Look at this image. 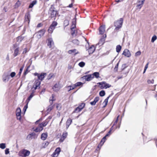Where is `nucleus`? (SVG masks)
I'll return each mask as SVG.
<instances>
[{
	"label": "nucleus",
	"instance_id": "f257e3e1",
	"mask_svg": "<svg viewBox=\"0 0 157 157\" xmlns=\"http://www.w3.org/2000/svg\"><path fill=\"white\" fill-rule=\"evenodd\" d=\"M55 8L53 5H52L48 11L49 17L51 19L55 20L56 15H58L59 13L56 10H55Z\"/></svg>",
	"mask_w": 157,
	"mask_h": 157
},
{
	"label": "nucleus",
	"instance_id": "f03ea898",
	"mask_svg": "<svg viewBox=\"0 0 157 157\" xmlns=\"http://www.w3.org/2000/svg\"><path fill=\"white\" fill-rule=\"evenodd\" d=\"M123 21V18H121L119 20L114 22V26L116 27L114 30L115 31L117 32L122 27Z\"/></svg>",
	"mask_w": 157,
	"mask_h": 157
},
{
	"label": "nucleus",
	"instance_id": "7ed1b4c3",
	"mask_svg": "<svg viewBox=\"0 0 157 157\" xmlns=\"http://www.w3.org/2000/svg\"><path fill=\"white\" fill-rule=\"evenodd\" d=\"M30 154V152L29 150L23 149L20 151L18 153V155L21 157H26L29 156Z\"/></svg>",
	"mask_w": 157,
	"mask_h": 157
},
{
	"label": "nucleus",
	"instance_id": "20e7f679",
	"mask_svg": "<svg viewBox=\"0 0 157 157\" xmlns=\"http://www.w3.org/2000/svg\"><path fill=\"white\" fill-rule=\"evenodd\" d=\"M46 74L45 73H41L40 74H39L36 72L34 73V74L35 76L37 77L38 79L37 80L40 81V82L43 80Z\"/></svg>",
	"mask_w": 157,
	"mask_h": 157
},
{
	"label": "nucleus",
	"instance_id": "39448f33",
	"mask_svg": "<svg viewBox=\"0 0 157 157\" xmlns=\"http://www.w3.org/2000/svg\"><path fill=\"white\" fill-rule=\"evenodd\" d=\"M58 23L56 21H53L52 22V24L50 26L48 31L49 33H52L53 30L55 29Z\"/></svg>",
	"mask_w": 157,
	"mask_h": 157
},
{
	"label": "nucleus",
	"instance_id": "423d86ee",
	"mask_svg": "<svg viewBox=\"0 0 157 157\" xmlns=\"http://www.w3.org/2000/svg\"><path fill=\"white\" fill-rule=\"evenodd\" d=\"M97 84L99 85H101L100 86V88L101 89H103L104 88L107 89V88H109L111 86V85H110L106 83V82L104 81L102 82H99L97 83Z\"/></svg>",
	"mask_w": 157,
	"mask_h": 157
},
{
	"label": "nucleus",
	"instance_id": "0eeeda50",
	"mask_svg": "<svg viewBox=\"0 0 157 157\" xmlns=\"http://www.w3.org/2000/svg\"><path fill=\"white\" fill-rule=\"evenodd\" d=\"M94 78V76H92V75L91 74H88L85 75L82 77L83 79H85L87 81H89L92 80Z\"/></svg>",
	"mask_w": 157,
	"mask_h": 157
},
{
	"label": "nucleus",
	"instance_id": "6e6552de",
	"mask_svg": "<svg viewBox=\"0 0 157 157\" xmlns=\"http://www.w3.org/2000/svg\"><path fill=\"white\" fill-rule=\"evenodd\" d=\"M45 30L44 29H41L37 33L36 36L38 39L40 38L45 33Z\"/></svg>",
	"mask_w": 157,
	"mask_h": 157
},
{
	"label": "nucleus",
	"instance_id": "1a4fd4ad",
	"mask_svg": "<svg viewBox=\"0 0 157 157\" xmlns=\"http://www.w3.org/2000/svg\"><path fill=\"white\" fill-rule=\"evenodd\" d=\"M145 0H138L136 7L139 9H141L142 7Z\"/></svg>",
	"mask_w": 157,
	"mask_h": 157
},
{
	"label": "nucleus",
	"instance_id": "9d476101",
	"mask_svg": "<svg viewBox=\"0 0 157 157\" xmlns=\"http://www.w3.org/2000/svg\"><path fill=\"white\" fill-rule=\"evenodd\" d=\"M122 54L128 57H130L131 56V53L129 50L127 49L124 50Z\"/></svg>",
	"mask_w": 157,
	"mask_h": 157
},
{
	"label": "nucleus",
	"instance_id": "9b49d317",
	"mask_svg": "<svg viewBox=\"0 0 157 157\" xmlns=\"http://www.w3.org/2000/svg\"><path fill=\"white\" fill-rule=\"evenodd\" d=\"M105 25H102L101 26L99 29V32L100 34H103L105 31Z\"/></svg>",
	"mask_w": 157,
	"mask_h": 157
},
{
	"label": "nucleus",
	"instance_id": "f8f14e48",
	"mask_svg": "<svg viewBox=\"0 0 157 157\" xmlns=\"http://www.w3.org/2000/svg\"><path fill=\"white\" fill-rule=\"evenodd\" d=\"M106 140V137H105V136L101 140L100 143L98 145L97 147L98 148H100Z\"/></svg>",
	"mask_w": 157,
	"mask_h": 157
},
{
	"label": "nucleus",
	"instance_id": "ddd939ff",
	"mask_svg": "<svg viewBox=\"0 0 157 157\" xmlns=\"http://www.w3.org/2000/svg\"><path fill=\"white\" fill-rule=\"evenodd\" d=\"M106 35H103L102 37L100 39L99 41L98 44V45H102L104 43L105 40V38L106 37Z\"/></svg>",
	"mask_w": 157,
	"mask_h": 157
},
{
	"label": "nucleus",
	"instance_id": "4468645a",
	"mask_svg": "<svg viewBox=\"0 0 157 157\" xmlns=\"http://www.w3.org/2000/svg\"><path fill=\"white\" fill-rule=\"evenodd\" d=\"M52 89L55 91L57 92L59 91L60 89L59 84L56 83L52 87Z\"/></svg>",
	"mask_w": 157,
	"mask_h": 157
},
{
	"label": "nucleus",
	"instance_id": "2eb2a0df",
	"mask_svg": "<svg viewBox=\"0 0 157 157\" xmlns=\"http://www.w3.org/2000/svg\"><path fill=\"white\" fill-rule=\"evenodd\" d=\"M89 54H92L95 50V48L94 45L91 46L88 50Z\"/></svg>",
	"mask_w": 157,
	"mask_h": 157
},
{
	"label": "nucleus",
	"instance_id": "dca6fc26",
	"mask_svg": "<svg viewBox=\"0 0 157 157\" xmlns=\"http://www.w3.org/2000/svg\"><path fill=\"white\" fill-rule=\"evenodd\" d=\"M30 14L29 12H28L25 14V20L26 21H28L29 23L30 21Z\"/></svg>",
	"mask_w": 157,
	"mask_h": 157
},
{
	"label": "nucleus",
	"instance_id": "f3484780",
	"mask_svg": "<svg viewBox=\"0 0 157 157\" xmlns=\"http://www.w3.org/2000/svg\"><path fill=\"white\" fill-rule=\"evenodd\" d=\"M99 99V97H96L94 99V100L90 102V104L92 105H95L96 103L98 101Z\"/></svg>",
	"mask_w": 157,
	"mask_h": 157
},
{
	"label": "nucleus",
	"instance_id": "a211bd4d",
	"mask_svg": "<svg viewBox=\"0 0 157 157\" xmlns=\"http://www.w3.org/2000/svg\"><path fill=\"white\" fill-rule=\"evenodd\" d=\"M67 132H63L61 136V137L60 140V142H63V140L65 139L67 136Z\"/></svg>",
	"mask_w": 157,
	"mask_h": 157
},
{
	"label": "nucleus",
	"instance_id": "6ab92c4d",
	"mask_svg": "<svg viewBox=\"0 0 157 157\" xmlns=\"http://www.w3.org/2000/svg\"><path fill=\"white\" fill-rule=\"evenodd\" d=\"M43 128L41 126H40L39 125L38 127L36 128L35 129H34V128H33V131L36 132L41 131L43 130Z\"/></svg>",
	"mask_w": 157,
	"mask_h": 157
},
{
	"label": "nucleus",
	"instance_id": "aec40b11",
	"mask_svg": "<svg viewBox=\"0 0 157 157\" xmlns=\"http://www.w3.org/2000/svg\"><path fill=\"white\" fill-rule=\"evenodd\" d=\"M68 52L69 54H72L73 53H75V56L77 54L79 53L77 51L76 49L69 50L68 51Z\"/></svg>",
	"mask_w": 157,
	"mask_h": 157
},
{
	"label": "nucleus",
	"instance_id": "412c9836",
	"mask_svg": "<svg viewBox=\"0 0 157 157\" xmlns=\"http://www.w3.org/2000/svg\"><path fill=\"white\" fill-rule=\"evenodd\" d=\"M52 101V102H51V104L48 107V108L47 109V112H50L53 108V106L52 105V101H54L53 100H50V101Z\"/></svg>",
	"mask_w": 157,
	"mask_h": 157
},
{
	"label": "nucleus",
	"instance_id": "4be33fe9",
	"mask_svg": "<svg viewBox=\"0 0 157 157\" xmlns=\"http://www.w3.org/2000/svg\"><path fill=\"white\" fill-rule=\"evenodd\" d=\"M34 91H33L32 93L27 98V99L26 101V102L29 103V101H30L31 99L33 97L34 95Z\"/></svg>",
	"mask_w": 157,
	"mask_h": 157
},
{
	"label": "nucleus",
	"instance_id": "5701e85b",
	"mask_svg": "<svg viewBox=\"0 0 157 157\" xmlns=\"http://www.w3.org/2000/svg\"><path fill=\"white\" fill-rule=\"evenodd\" d=\"M48 136V134L47 132L42 133L41 136V139L43 140H45Z\"/></svg>",
	"mask_w": 157,
	"mask_h": 157
},
{
	"label": "nucleus",
	"instance_id": "b1692460",
	"mask_svg": "<svg viewBox=\"0 0 157 157\" xmlns=\"http://www.w3.org/2000/svg\"><path fill=\"white\" fill-rule=\"evenodd\" d=\"M47 41L48 42L47 45L50 48L52 47V44L53 42L51 38H49L48 39Z\"/></svg>",
	"mask_w": 157,
	"mask_h": 157
},
{
	"label": "nucleus",
	"instance_id": "393cba45",
	"mask_svg": "<svg viewBox=\"0 0 157 157\" xmlns=\"http://www.w3.org/2000/svg\"><path fill=\"white\" fill-rule=\"evenodd\" d=\"M72 122V120L70 118L67 119L66 122V128H68L70 125L71 124Z\"/></svg>",
	"mask_w": 157,
	"mask_h": 157
},
{
	"label": "nucleus",
	"instance_id": "a878e982",
	"mask_svg": "<svg viewBox=\"0 0 157 157\" xmlns=\"http://www.w3.org/2000/svg\"><path fill=\"white\" fill-rule=\"evenodd\" d=\"M76 15H75V17L73 18L72 20V24L71 27H75V28L76 27Z\"/></svg>",
	"mask_w": 157,
	"mask_h": 157
},
{
	"label": "nucleus",
	"instance_id": "bb28decb",
	"mask_svg": "<svg viewBox=\"0 0 157 157\" xmlns=\"http://www.w3.org/2000/svg\"><path fill=\"white\" fill-rule=\"evenodd\" d=\"M9 75H4L3 76V81L4 82H6L8 81L9 80Z\"/></svg>",
	"mask_w": 157,
	"mask_h": 157
},
{
	"label": "nucleus",
	"instance_id": "cd10ccee",
	"mask_svg": "<svg viewBox=\"0 0 157 157\" xmlns=\"http://www.w3.org/2000/svg\"><path fill=\"white\" fill-rule=\"evenodd\" d=\"M41 83L40 81H39L38 80H36L34 82L33 85L39 87V88L40 87V84Z\"/></svg>",
	"mask_w": 157,
	"mask_h": 157
},
{
	"label": "nucleus",
	"instance_id": "c85d7f7f",
	"mask_svg": "<svg viewBox=\"0 0 157 157\" xmlns=\"http://www.w3.org/2000/svg\"><path fill=\"white\" fill-rule=\"evenodd\" d=\"M19 49L16 48L14 50V52L13 55L14 57H16L20 53H19Z\"/></svg>",
	"mask_w": 157,
	"mask_h": 157
},
{
	"label": "nucleus",
	"instance_id": "c756f323",
	"mask_svg": "<svg viewBox=\"0 0 157 157\" xmlns=\"http://www.w3.org/2000/svg\"><path fill=\"white\" fill-rule=\"evenodd\" d=\"M36 3L37 1L36 0L33 1L31 3L29 4V8H32L36 4Z\"/></svg>",
	"mask_w": 157,
	"mask_h": 157
},
{
	"label": "nucleus",
	"instance_id": "7c9ffc66",
	"mask_svg": "<svg viewBox=\"0 0 157 157\" xmlns=\"http://www.w3.org/2000/svg\"><path fill=\"white\" fill-rule=\"evenodd\" d=\"M91 75H92V76L95 77L96 78H98L99 77V73L98 72H94Z\"/></svg>",
	"mask_w": 157,
	"mask_h": 157
},
{
	"label": "nucleus",
	"instance_id": "2f4dec72",
	"mask_svg": "<svg viewBox=\"0 0 157 157\" xmlns=\"http://www.w3.org/2000/svg\"><path fill=\"white\" fill-rule=\"evenodd\" d=\"M111 96V95H110L108 97L104 100V102H103V103H105V105L103 106V107H105L106 105H107V103H108V99H109V98Z\"/></svg>",
	"mask_w": 157,
	"mask_h": 157
},
{
	"label": "nucleus",
	"instance_id": "473e14b6",
	"mask_svg": "<svg viewBox=\"0 0 157 157\" xmlns=\"http://www.w3.org/2000/svg\"><path fill=\"white\" fill-rule=\"evenodd\" d=\"M85 105V104L82 103L80 104L78 107L79 108L80 110H82L84 107Z\"/></svg>",
	"mask_w": 157,
	"mask_h": 157
},
{
	"label": "nucleus",
	"instance_id": "72a5a7b5",
	"mask_svg": "<svg viewBox=\"0 0 157 157\" xmlns=\"http://www.w3.org/2000/svg\"><path fill=\"white\" fill-rule=\"evenodd\" d=\"M121 49V46L120 45H118L117 46L116 48V52H117L119 53L120 52Z\"/></svg>",
	"mask_w": 157,
	"mask_h": 157
},
{
	"label": "nucleus",
	"instance_id": "f704fd0d",
	"mask_svg": "<svg viewBox=\"0 0 157 157\" xmlns=\"http://www.w3.org/2000/svg\"><path fill=\"white\" fill-rule=\"evenodd\" d=\"M48 123L46 121H44L42 123H40L39 125L40 126H41L42 127H43L45 126Z\"/></svg>",
	"mask_w": 157,
	"mask_h": 157
},
{
	"label": "nucleus",
	"instance_id": "c9c22d12",
	"mask_svg": "<svg viewBox=\"0 0 157 157\" xmlns=\"http://www.w3.org/2000/svg\"><path fill=\"white\" fill-rule=\"evenodd\" d=\"M72 42L75 44L76 45H78L79 42L78 40L77 39H74L72 40Z\"/></svg>",
	"mask_w": 157,
	"mask_h": 157
},
{
	"label": "nucleus",
	"instance_id": "e433bc0d",
	"mask_svg": "<svg viewBox=\"0 0 157 157\" xmlns=\"http://www.w3.org/2000/svg\"><path fill=\"white\" fill-rule=\"evenodd\" d=\"M75 27H72L71 28V34L72 36H74L75 33V30L74 29L75 28Z\"/></svg>",
	"mask_w": 157,
	"mask_h": 157
},
{
	"label": "nucleus",
	"instance_id": "4c0bfd02",
	"mask_svg": "<svg viewBox=\"0 0 157 157\" xmlns=\"http://www.w3.org/2000/svg\"><path fill=\"white\" fill-rule=\"evenodd\" d=\"M13 49H19V44L18 43H16L15 44H13V47H12Z\"/></svg>",
	"mask_w": 157,
	"mask_h": 157
},
{
	"label": "nucleus",
	"instance_id": "58836bf2",
	"mask_svg": "<svg viewBox=\"0 0 157 157\" xmlns=\"http://www.w3.org/2000/svg\"><path fill=\"white\" fill-rule=\"evenodd\" d=\"M49 143L48 141H45L43 143L42 146L44 148H46L49 144Z\"/></svg>",
	"mask_w": 157,
	"mask_h": 157
},
{
	"label": "nucleus",
	"instance_id": "ea45409f",
	"mask_svg": "<svg viewBox=\"0 0 157 157\" xmlns=\"http://www.w3.org/2000/svg\"><path fill=\"white\" fill-rule=\"evenodd\" d=\"M30 65L27 66L26 68V70L24 71V72L23 73V75L24 76L25 75L28 73V70L30 67Z\"/></svg>",
	"mask_w": 157,
	"mask_h": 157
},
{
	"label": "nucleus",
	"instance_id": "a19ab883",
	"mask_svg": "<svg viewBox=\"0 0 157 157\" xmlns=\"http://www.w3.org/2000/svg\"><path fill=\"white\" fill-rule=\"evenodd\" d=\"M105 91L104 90L101 91L99 93V95L101 97H103L105 95Z\"/></svg>",
	"mask_w": 157,
	"mask_h": 157
},
{
	"label": "nucleus",
	"instance_id": "79ce46f5",
	"mask_svg": "<svg viewBox=\"0 0 157 157\" xmlns=\"http://www.w3.org/2000/svg\"><path fill=\"white\" fill-rule=\"evenodd\" d=\"M24 37L21 36H19L17 38V41H19L21 42V41L24 39Z\"/></svg>",
	"mask_w": 157,
	"mask_h": 157
},
{
	"label": "nucleus",
	"instance_id": "37998d69",
	"mask_svg": "<svg viewBox=\"0 0 157 157\" xmlns=\"http://www.w3.org/2000/svg\"><path fill=\"white\" fill-rule=\"evenodd\" d=\"M30 134V135L32 137H33V138L34 139L37 138V135L34 132H33L31 133Z\"/></svg>",
	"mask_w": 157,
	"mask_h": 157
},
{
	"label": "nucleus",
	"instance_id": "c03bdc74",
	"mask_svg": "<svg viewBox=\"0 0 157 157\" xmlns=\"http://www.w3.org/2000/svg\"><path fill=\"white\" fill-rule=\"evenodd\" d=\"M61 151V149L59 147L57 148L55 150V151L54 152H55L57 154V155H58L59 154L60 152Z\"/></svg>",
	"mask_w": 157,
	"mask_h": 157
},
{
	"label": "nucleus",
	"instance_id": "a18cd8bd",
	"mask_svg": "<svg viewBox=\"0 0 157 157\" xmlns=\"http://www.w3.org/2000/svg\"><path fill=\"white\" fill-rule=\"evenodd\" d=\"M83 83L81 82H76L75 84H74L75 87H76L77 86H82L83 85Z\"/></svg>",
	"mask_w": 157,
	"mask_h": 157
},
{
	"label": "nucleus",
	"instance_id": "49530a36",
	"mask_svg": "<svg viewBox=\"0 0 157 157\" xmlns=\"http://www.w3.org/2000/svg\"><path fill=\"white\" fill-rule=\"evenodd\" d=\"M69 24V21L68 20H65L63 22L64 25L65 27L68 26Z\"/></svg>",
	"mask_w": 157,
	"mask_h": 157
},
{
	"label": "nucleus",
	"instance_id": "de8ad7c7",
	"mask_svg": "<svg viewBox=\"0 0 157 157\" xmlns=\"http://www.w3.org/2000/svg\"><path fill=\"white\" fill-rule=\"evenodd\" d=\"M157 37L155 35H154L152 37L151 39V42L153 43L154 41L157 39Z\"/></svg>",
	"mask_w": 157,
	"mask_h": 157
},
{
	"label": "nucleus",
	"instance_id": "09e8293b",
	"mask_svg": "<svg viewBox=\"0 0 157 157\" xmlns=\"http://www.w3.org/2000/svg\"><path fill=\"white\" fill-rule=\"evenodd\" d=\"M6 147L5 143H1L0 144V148L2 149H4Z\"/></svg>",
	"mask_w": 157,
	"mask_h": 157
},
{
	"label": "nucleus",
	"instance_id": "8fccbe9b",
	"mask_svg": "<svg viewBox=\"0 0 157 157\" xmlns=\"http://www.w3.org/2000/svg\"><path fill=\"white\" fill-rule=\"evenodd\" d=\"M67 88H69V89L68 90V91H69L71 90L74 89L75 88V87L74 85L72 86H67Z\"/></svg>",
	"mask_w": 157,
	"mask_h": 157
},
{
	"label": "nucleus",
	"instance_id": "3c124183",
	"mask_svg": "<svg viewBox=\"0 0 157 157\" xmlns=\"http://www.w3.org/2000/svg\"><path fill=\"white\" fill-rule=\"evenodd\" d=\"M119 62H120V61H119V62H118V63L116 65L114 68V71L115 72H117V71L118 67Z\"/></svg>",
	"mask_w": 157,
	"mask_h": 157
},
{
	"label": "nucleus",
	"instance_id": "603ef678",
	"mask_svg": "<svg viewBox=\"0 0 157 157\" xmlns=\"http://www.w3.org/2000/svg\"><path fill=\"white\" fill-rule=\"evenodd\" d=\"M85 63L83 62H81L78 63L79 66L81 67H83L85 65Z\"/></svg>",
	"mask_w": 157,
	"mask_h": 157
},
{
	"label": "nucleus",
	"instance_id": "864d4df0",
	"mask_svg": "<svg viewBox=\"0 0 157 157\" xmlns=\"http://www.w3.org/2000/svg\"><path fill=\"white\" fill-rule=\"evenodd\" d=\"M81 111V110H80L78 107H77L75 109V110L73 112V113H78V112Z\"/></svg>",
	"mask_w": 157,
	"mask_h": 157
},
{
	"label": "nucleus",
	"instance_id": "5fc2aeb1",
	"mask_svg": "<svg viewBox=\"0 0 157 157\" xmlns=\"http://www.w3.org/2000/svg\"><path fill=\"white\" fill-rule=\"evenodd\" d=\"M28 103L27 102V104L24 106V107L23 108V111H24V112H25L27 108H28Z\"/></svg>",
	"mask_w": 157,
	"mask_h": 157
},
{
	"label": "nucleus",
	"instance_id": "6e6d98bb",
	"mask_svg": "<svg viewBox=\"0 0 157 157\" xmlns=\"http://www.w3.org/2000/svg\"><path fill=\"white\" fill-rule=\"evenodd\" d=\"M154 82V80L153 79H152L151 80H150L148 79L147 80V82L148 84L150 83H153Z\"/></svg>",
	"mask_w": 157,
	"mask_h": 157
},
{
	"label": "nucleus",
	"instance_id": "4d7b16f0",
	"mask_svg": "<svg viewBox=\"0 0 157 157\" xmlns=\"http://www.w3.org/2000/svg\"><path fill=\"white\" fill-rule=\"evenodd\" d=\"M15 75H16L15 72H12L10 73V76L12 78H13L14 76H15Z\"/></svg>",
	"mask_w": 157,
	"mask_h": 157
},
{
	"label": "nucleus",
	"instance_id": "13d9d810",
	"mask_svg": "<svg viewBox=\"0 0 157 157\" xmlns=\"http://www.w3.org/2000/svg\"><path fill=\"white\" fill-rule=\"evenodd\" d=\"M57 109L58 110H60L61 109V105L60 104H57L56 106Z\"/></svg>",
	"mask_w": 157,
	"mask_h": 157
},
{
	"label": "nucleus",
	"instance_id": "bf43d9fd",
	"mask_svg": "<svg viewBox=\"0 0 157 157\" xmlns=\"http://www.w3.org/2000/svg\"><path fill=\"white\" fill-rule=\"evenodd\" d=\"M126 67V64H123L121 67V69L122 71L124 69V68Z\"/></svg>",
	"mask_w": 157,
	"mask_h": 157
},
{
	"label": "nucleus",
	"instance_id": "052dcab7",
	"mask_svg": "<svg viewBox=\"0 0 157 157\" xmlns=\"http://www.w3.org/2000/svg\"><path fill=\"white\" fill-rule=\"evenodd\" d=\"M33 139V137H32L30 135V134H29L27 137H26V139H27V140H29L30 139Z\"/></svg>",
	"mask_w": 157,
	"mask_h": 157
},
{
	"label": "nucleus",
	"instance_id": "680f3d73",
	"mask_svg": "<svg viewBox=\"0 0 157 157\" xmlns=\"http://www.w3.org/2000/svg\"><path fill=\"white\" fill-rule=\"evenodd\" d=\"M141 52L140 51H137L135 54V56H139L141 54Z\"/></svg>",
	"mask_w": 157,
	"mask_h": 157
},
{
	"label": "nucleus",
	"instance_id": "e2e57ef3",
	"mask_svg": "<svg viewBox=\"0 0 157 157\" xmlns=\"http://www.w3.org/2000/svg\"><path fill=\"white\" fill-rule=\"evenodd\" d=\"M21 113V110L20 108L18 107L17 109L16 113Z\"/></svg>",
	"mask_w": 157,
	"mask_h": 157
},
{
	"label": "nucleus",
	"instance_id": "0e129e2a",
	"mask_svg": "<svg viewBox=\"0 0 157 157\" xmlns=\"http://www.w3.org/2000/svg\"><path fill=\"white\" fill-rule=\"evenodd\" d=\"M10 152L9 148H6L5 150V153L6 155L8 154Z\"/></svg>",
	"mask_w": 157,
	"mask_h": 157
},
{
	"label": "nucleus",
	"instance_id": "69168bd1",
	"mask_svg": "<svg viewBox=\"0 0 157 157\" xmlns=\"http://www.w3.org/2000/svg\"><path fill=\"white\" fill-rule=\"evenodd\" d=\"M23 70L22 69V68H20L19 72V73H18V74L17 75H19V77H20V76L21 75V72H22V71H23Z\"/></svg>",
	"mask_w": 157,
	"mask_h": 157
},
{
	"label": "nucleus",
	"instance_id": "338daca9",
	"mask_svg": "<svg viewBox=\"0 0 157 157\" xmlns=\"http://www.w3.org/2000/svg\"><path fill=\"white\" fill-rule=\"evenodd\" d=\"M57 154L54 151L52 154V157H57Z\"/></svg>",
	"mask_w": 157,
	"mask_h": 157
},
{
	"label": "nucleus",
	"instance_id": "774afa93",
	"mask_svg": "<svg viewBox=\"0 0 157 157\" xmlns=\"http://www.w3.org/2000/svg\"><path fill=\"white\" fill-rule=\"evenodd\" d=\"M53 75L52 74H50L48 77V79L49 80L52 77Z\"/></svg>",
	"mask_w": 157,
	"mask_h": 157
}]
</instances>
